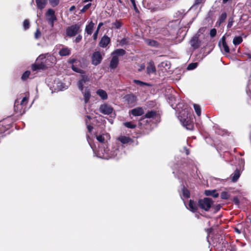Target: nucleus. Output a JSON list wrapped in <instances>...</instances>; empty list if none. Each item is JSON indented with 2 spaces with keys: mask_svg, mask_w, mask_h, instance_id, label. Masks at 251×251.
Wrapping results in <instances>:
<instances>
[{
  "mask_svg": "<svg viewBox=\"0 0 251 251\" xmlns=\"http://www.w3.org/2000/svg\"><path fill=\"white\" fill-rule=\"evenodd\" d=\"M30 74V73L28 71L25 72L22 76V79L24 80L26 79L28 77Z\"/></svg>",
  "mask_w": 251,
  "mask_h": 251,
  "instance_id": "42",
  "label": "nucleus"
},
{
  "mask_svg": "<svg viewBox=\"0 0 251 251\" xmlns=\"http://www.w3.org/2000/svg\"><path fill=\"white\" fill-rule=\"evenodd\" d=\"M125 100L129 105H133L136 102L137 99L135 95L133 94L127 95L125 97Z\"/></svg>",
  "mask_w": 251,
  "mask_h": 251,
  "instance_id": "14",
  "label": "nucleus"
},
{
  "mask_svg": "<svg viewBox=\"0 0 251 251\" xmlns=\"http://www.w3.org/2000/svg\"><path fill=\"white\" fill-rule=\"evenodd\" d=\"M119 63V58L117 56H113L110 63V68L112 69H115Z\"/></svg>",
  "mask_w": 251,
  "mask_h": 251,
  "instance_id": "18",
  "label": "nucleus"
},
{
  "mask_svg": "<svg viewBox=\"0 0 251 251\" xmlns=\"http://www.w3.org/2000/svg\"><path fill=\"white\" fill-rule=\"evenodd\" d=\"M49 0L50 3V5L53 7L57 6L59 4V1H60V0Z\"/></svg>",
  "mask_w": 251,
  "mask_h": 251,
  "instance_id": "40",
  "label": "nucleus"
},
{
  "mask_svg": "<svg viewBox=\"0 0 251 251\" xmlns=\"http://www.w3.org/2000/svg\"><path fill=\"white\" fill-rule=\"evenodd\" d=\"M90 82V77L85 75H81V78L77 82V86L79 90L82 92L84 90L88 88V84Z\"/></svg>",
  "mask_w": 251,
  "mask_h": 251,
  "instance_id": "4",
  "label": "nucleus"
},
{
  "mask_svg": "<svg viewBox=\"0 0 251 251\" xmlns=\"http://www.w3.org/2000/svg\"><path fill=\"white\" fill-rule=\"evenodd\" d=\"M229 195L226 192H223L221 193V197L222 199L227 200L229 198Z\"/></svg>",
  "mask_w": 251,
  "mask_h": 251,
  "instance_id": "41",
  "label": "nucleus"
},
{
  "mask_svg": "<svg viewBox=\"0 0 251 251\" xmlns=\"http://www.w3.org/2000/svg\"><path fill=\"white\" fill-rule=\"evenodd\" d=\"M205 0H195L194 5H198L204 2Z\"/></svg>",
  "mask_w": 251,
  "mask_h": 251,
  "instance_id": "51",
  "label": "nucleus"
},
{
  "mask_svg": "<svg viewBox=\"0 0 251 251\" xmlns=\"http://www.w3.org/2000/svg\"><path fill=\"white\" fill-rule=\"evenodd\" d=\"M36 2L38 8L42 9L46 5L47 0H36Z\"/></svg>",
  "mask_w": 251,
  "mask_h": 251,
  "instance_id": "26",
  "label": "nucleus"
},
{
  "mask_svg": "<svg viewBox=\"0 0 251 251\" xmlns=\"http://www.w3.org/2000/svg\"><path fill=\"white\" fill-rule=\"evenodd\" d=\"M126 53V51L121 49H117L115 50L112 53L113 56H123Z\"/></svg>",
  "mask_w": 251,
  "mask_h": 251,
  "instance_id": "28",
  "label": "nucleus"
},
{
  "mask_svg": "<svg viewBox=\"0 0 251 251\" xmlns=\"http://www.w3.org/2000/svg\"><path fill=\"white\" fill-rule=\"evenodd\" d=\"M182 195L183 197L185 198H188L190 197V193L189 191L185 189L184 187L182 189Z\"/></svg>",
  "mask_w": 251,
  "mask_h": 251,
  "instance_id": "35",
  "label": "nucleus"
},
{
  "mask_svg": "<svg viewBox=\"0 0 251 251\" xmlns=\"http://www.w3.org/2000/svg\"><path fill=\"white\" fill-rule=\"evenodd\" d=\"M197 65H198L197 63H190V64L188 65V66L187 67V69L188 70H193L197 67Z\"/></svg>",
  "mask_w": 251,
  "mask_h": 251,
  "instance_id": "39",
  "label": "nucleus"
},
{
  "mask_svg": "<svg viewBox=\"0 0 251 251\" xmlns=\"http://www.w3.org/2000/svg\"><path fill=\"white\" fill-rule=\"evenodd\" d=\"M215 209V212L219 211L221 208V205L220 204H217L213 206Z\"/></svg>",
  "mask_w": 251,
  "mask_h": 251,
  "instance_id": "54",
  "label": "nucleus"
},
{
  "mask_svg": "<svg viewBox=\"0 0 251 251\" xmlns=\"http://www.w3.org/2000/svg\"><path fill=\"white\" fill-rule=\"evenodd\" d=\"M23 26L25 29H27L29 27V22L28 20H25L24 21Z\"/></svg>",
  "mask_w": 251,
  "mask_h": 251,
  "instance_id": "45",
  "label": "nucleus"
},
{
  "mask_svg": "<svg viewBox=\"0 0 251 251\" xmlns=\"http://www.w3.org/2000/svg\"><path fill=\"white\" fill-rule=\"evenodd\" d=\"M100 111L103 114L109 115L113 112V107L109 104L104 103L101 104L99 108Z\"/></svg>",
  "mask_w": 251,
  "mask_h": 251,
  "instance_id": "9",
  "label": "nucleus"
},
{
  "mask_svg": "<svg viewBox=\"0 0 251 251\" xmlns=\"http://www.w3.org/2000/svg\"><path fill=\"white\" fill-rule=\"evenodd\" d=\"M184 150L185 151V153L187 155H188L189 154V151L188 149H187L186 148H184Z\"/></svg>",
  "mask_w": 251,
  "mask_h": 251,
  "instance_id": "59",
  "label": "nucleus"
},
{
  "mask_svg": "<svg viewBox=\"0 0 251 251\" xmlns=\"http://www.w3.org/2000/svg\"><path fill=\"white\" fill-rule=\"evenodd\" d=\"M217 33L216 29L215 28H212L210 30V35L211 37H214L216 36Z\"/></svg>",
  "mask_w": 251,
  "mask_h": 251,
  "instance_id": "48",
  "label": "nucleus"
},
{
  "mask_svg": "<svg viewBox=\"0 0 251 251\" xmlns=\"http://www.w3.org/2000/svg\"><path fill=\"white\" fill-rule=\"evenodd\" d=\"M145 68V66L144 65H142L141 66V68L140 69H139V71H141L142 70V69H144Z\"/></svg>",
  "mask_w": 251,
  "mask_h": 251,
  "instance_id": "63",
  "label": "nucleus"
},
{
  "mask_svg": "<svg viewBox=\"0 0 251 251\" xmlns=\"http://www.w3.org/2000/svg\"><path fill=\"white\" fill-rule=\"evenodd\" d=\"M75 9V6L74 5L72 6L70 8V11H73Z\"/></svg>",
  "mask_w": 251,
  "mask_h": 251,
  "instance_id": "60",
  "label": "nucleus"
},
{
  "mask_svg": "<svg viewBox=\"0 0 251 251\" xmlns=\"http://www.w3.org/2000/svg\"><path fill=\"white\" fill-rule=\"evenodd\" d=\"M190 43L194 49H196L200 46V42L197 37H193L190 40Z\"/></svg>",
  "mask_w": 251,
  "mask_h": 251,
  "instance_id": "16",
  "label": "nucleus"
},
{
  "mask_svg": "<svg viewBox=\"0 0 251 251\" xmlns=\"http://www.w3.org/2000/svg\"><path fill=\"white\" fill-rule=\"evenodd\" d=\"M41 35V32L40 31L39 29H37L35 34H34V37L35 39H39Z\"/></svg>",
  "mask_w": 251,
  "mask_h": 251,
  "instance_id": "46",
  "label": "nucleus"
},
{
  "mask_svg": "<svg viewBox=\"0 0 251 251\" xmlns=\"http://www.w3.org/2000/svg\"><path fill=\"white\" fill-rule=\"evenodd\" d=\"M190 110V108L186 106L181 111H179L177 115L182 126L188 130H192L194 127L193 122L190 117L188 116Z\"/></svg>",
  "mask_w": 251,
  "mask_h": 251,
  "instance_id": "2",
  "label": "nucleus"
},
{
  "mask_svg": "<svg viewBox=\"0 0 251 251\" xmlns=\"http://www.w3.org/2000/svg\"><path fill=\"white\" fill-rule=\"evenodd\" d=\"M76 59H70L69 60V63L72 64V65H74L73 64L75 62Z\"/></svg>",
  "mask_w": 251,
  "mask_h": 251,
  "instance_id": "56",
  "label": "nucleus"
},
{
  "mask_svg": "<svg viewBox=\"0 0 251 251\" xmlns=\"http://www.w3.org/2000/svg\"><path fill=\"white\" fill-rule=\"evenodd\" d=\"M133 82L136 84L137 85H140L141 86H144V85H148V84L145 83V82H144L143 81H141L140 80H136V79H134L133 80Z\"/></svg>",
  "mask_w": 251,
  "mask_h": 251,
  "instance_id": "44",
  "label": "nucleus"
},
{
  "mask_svg": "<svg viewBox=\"0 0 251 251\" xmlns=\"http://www.w3.org/2000/svg\"><path fill=\"white\" fill-rule=\"evenodd\" d=\"M113 25L114 27L118 29L121 27L122 24L121 22L119 21H116L114 23H113Z\"/></svg>",
  "mask_w": 251,
  "mask_h": 251,
  "instance_id": "47",
  "label": "nucleus"
},
{
  "mask_svg": "<svg viewBox=\"0 0 251 251\" xmlns=\"http://www.w3.org/2000/svg\"><path fill=\"white\" fill-rule=\"evenodd\" d=\"M123 147L116 144L111 151L107 150L105 147L99 149L97 153V156L105 159L116 157L119 158L123 153Z\"/></svg>",
  "mask_w": 251,
  "mask_h": 251,
  "instance_id": "1",
  "label": "nucleus"
},
{
  "mask_svg": "<svg viewBox=\"0 0 251 251\" xmlns=\"http://www.w3.org/2000/svg\"><path fill=\"white\" fill-rule=\"evenodd\" d=\"M82 39V36L80 35H78L75 39V43H78Z\"/></svg>",
  "mask_w": 251,
  "mask_h": 251,
  "instance_id": "52",
  "label": "nucleus"
},
{
  "mask_svg": "<svg viewBox=\"0 0 251 251\" xmlns=\"http://www.w3.org/2000/svg\"><path fill=\"white\" fill-rule=\"evenodd\" d=\"M117 140L123 144L128 143L131 141L129 137L126 136H120L118 138Z\"/></svg>",
  "mask_w": 251,
  "mask_h": 251,
  "instance_id": "25",
  "label": "nucleus"
},
{
  "mask_svg": "<svg viewBox=\"0 0 251 251\" xmlns=\"http://www.w3.org/2000/svg\"><path fill=\"white\" fill-rule=\"evenodd\" d=\"M240 175V171L239 169H236L235 172L230 176L232 181L236 182L239 178Z\"/></svg>",
  "mask_w": 251,
  "mask_h": 251,
  "instance_id": "21",
  "label": "nucleus"
},
{
  "mask_svg": "<svg viewBox=\"0 0 251 251\" xmlns=\"http://www.w3.org/2000/svg\"><path fill=\"white\" fill-rule=\"evenodd\" d=\"M102 59V57L100 52L96 51L92 54V63L93 65L96 66L101 62Z\"/></svg>",
  "mask_w": 251,
  "mask_h": 251,
  "instance_id": "11",
  "label": "nucleus"
},
{
  "mask_svg": "<svg viewBox=\"0 0 251 251\" xmlns=\"http://www.w3.org/2000/svg\"><path fill=\"white\" fill-rule=\"evenodd\" d=\"M94 24L92 21H91L89 24L86 25L85 31L88 34L91 35L92 33L93 29L94 27Z\"/></svg>",
  "mask_w": 251,
  "mask_h": 251,
  "instance_id": "27",
  "label": "nucleus"
},
{
  "mask_svg": "<svg viewBox=\"0 0 251 251\" xmlns=\"http://www.w3.org/2000/svg\"><path fill=\"white\" fill-rule=\"evenodd\" d=\"M246 92L249 95H251V88H250V85L249 83L247 85Z\"/></svg>",
  "mask_w": 251,
  "mask_h": 251,
  "instance_id": "53",
  "label": "nucleus"
},
{
  "mask_svg": "<svg viewBox=\"0 0 251 251\" xmlns=\"http://www.w3.org/2000/svg\"><path fill=\"white\" fill-rule=\"evenodd\" d=\"M158 67L160 68H164L165 70H167L170 68V63L167 61L162 62L158 65Z\"/></svg>",
  "mask_w": 251,
  "mask_h": 251,
  "instance_id": "30",
  "label": "nucleus"
},
{
  "mask_svg": "<svg viewBox=\"0 0 251 251\" xmlns=\"http://www.w3.org/2000/svg\"><path fill=\"white\" fill-rule=\"evenodd\" d=\"M71 53V50L67 47H63L59 51V54L61 56L69 55Z\"/></svg>",
  "mask_w": 251,
  "mask_h": 251,
  "instance_id": "22",
  "label": "nucleus"
},
{
  "mask_svg": "<svg viewBox=\"0 0 251 251\" xmlns=\"http://www.w3.org/2000/svg\"><path fill=\"white\" fill-rule=\"evenodd\" d=\"M147 73L149 75L154 73L156 72V69L152 61H150L147 68Z\"/></svg>",
  "mask_w": 251,
  "mask_h": 251,
  "instance_id": "15",
  "label": "nucleus"
},
{
  "mask_svg": "<svg viewBox=\"0 0 251 251\" xmlns=\"http://www.w3.org/2000/svg\"><path fill=\"white\" fill-rule=\"evenodd\" d=\"M234 20L233 17H230L228 19V24L227 25V28H230L233 25Z\"/></svg>",
  "mask_w": 251,
  "mask_h": 251,
  "instance_id": "43",
  "label": "nucleus"
},
{
  "mask_svg": "<svg viewBox=\"0 0 251 251\" xmlns=\"http://www.w3.org/2000/svg\"><path fill=\"white\" fill-rule=\"evenodd\" d=\"M91 5V3H88L85 5L81 10V12L82 13L85 12L87 9H88L90 8Z\"/></svg>",
  "mask_w": 251,
  "mask_h": 251,
  "instance_id": "49",
  "label": "nucleus"
},
{
  "mask_svg": "<svg viewBox=\"0 0 251 251\" xmlns=\"http://www.w3.org/2000/svg\"><path fill=\"white\" fill-rule=\"evenodd\" d=\"M89 137L87 136V140H88V142L89 143V144L90 145L91 147L93 149V151H94V149H93L92 146L91 145V143H90L89 141V139H88Z\"/></svg>",
  "mask_w": 251,
  "mask_h": 251,
  "instance_id": "61",
  "label": "nucleus"
},
{
  "mask_svg": "<svg viewBox=\"0 0 251 251\" xmlns=\"http://www.w3.org/2000/svg\"><path fill=\"white\" fill-rule=\"evenodd\" d=\"M98 33H99V30H98V29H97V30L95 32V33L93 35V38L95 40L97 39Z\"/></svg>",
  "mask_w": 251,
  "mask_h": 251,
  "instance_id": "55",
  "label": "nucleus"
},
{
  "mask_svg": "<svg viewBox=\"0 0 251 251\" xmlns=\"http://www.w3.org/2000/svg\"><path fill=\"white\" fill-rule=\"evenodd\" d=\"M87 128H88V130L89 131V132H91L92 131V130L93 129V127L92 126H90V125H87Z\"/></svg>",
  "mask_w": 251,
  "mask_h": 251,
  "instance_id": "57",
  "label": "nucleus"
},
{
  "mask_svg": "<svg viewBox=\"0 0 251 251\" xmlns=\"http://www.w3.org/2000/svg\"><path fill=\"white\" fill-rule=\"evenodd\" d=\"M213 204L212 200L208 198L201 199L198 201V206L205 211H208Z\"/></svg>",
  "mask_w": 251,
  "mask_h": 251,
  "instance_id": "5",
  "label": "nucleus"
},
{
  "mask_svg": "<svg viewBox=\"0 0 251 251\" xmlns=\"http://www.w3.org/2000/svg\"><path fill=\"white\" fill-rule=\"evenodd\" d=\"M83 97H84V100L85 103H87L90 98L91 94L89 89H87L84 90L82 92H81Z\"/></svg>",
  "mask_w": 251,
  "mask_h": 251,
  "instance_id": "19",
  "label": "nucleus"
},
{
  "mask_svg": "<svg viewBox=\"0 0 251 251\" xmlns=\"http://www.w3.org/2000/svg\"><path fill=\"white\" fill-rule=\"evenodd\" d=\"M194 108L195 111L198 116H200L201 114V109L200 106L196 104H194Z\"/></svg>",
  "mask_w": 251,
  "mask_h": 251,
  "instance_id": "33",
  "label": "nucleus"
},
{
  "mask_svg": "<svg viewBox=\"0 0 251 251\" xmlns=\"http://www.w3.org/2000/svg\"><path fill=\"white\" fill-rule=\"evenodd\" d=\"M46 17L49 24L52 27L54 25V22L57 19L54 11L52 9H48L46 14Z\"/></svg>",
  "mask_w": 251,
  "mask_h": 251,
  "instance_id": "7",
  "label": "nucleus"
},
{
  "mask_svg": "<svg viewBox=\"0 0 251 251\" xmlns=\"http://www.w3.org/2000/svg\"><path fill=\"white\" fill-rule=\"evenodd\" d=\"M80 26L78 24H75L69 26L66 29V35L69 37H73L76 35L80 31Z\"/></svg>",
  "mask_w": 251,
  "mask_h": 251,
  "instance_id": "6",
  "label": "nucleus"
},
{
  "mask_svg": "<svg viewBox=\"0 0 251 251\" xmlns=\"http://www.w3.org/2000/svg\"><path fill=\"white\" fill-rule=\"evenodd\" d=\"M234 201H235V202H236V203L238 202V200L237 198H234Z\"/></svg>",
  "mask_w": 251,
  "mask_h": 251,
  "instance_id": "64",
  "label": "nucleus"
},
{
  "mask_svg": "<svg viewBox=\"0 0 251 251\" xmlns=\"http://www.w3.org/2000/svg\"><path fill=\"white\" fill-rule=\"evenodd\" d=\"M110 42V38L107 36H104L101 39L99 45L101 47L105 48Z\"/></svg>",
  "mask_w": 251,
  "mask_h": 251,
  "instance_id": "17",
  "label": "nucleus"
},
{
  "mask_svg": "<svg viewBox=\"0 0 251 251\" xmlns=\"http://www.w3.org/2000/svg\"><path fill=\"white\" fill-rule=\"evenodd\" d=\"M103 25V23H100L98 25V28H97V29H98V30H99V29L100 28V27Z\"/></svg>",
  "mask_w": 251,
  "mask_h": 251,
  "instance_id": "58",
  "label": "nucleus"
},
{
  "mask_svg": "<svg viewBox=\"0 0 251 251\" xmlns=\"http://www.w3.org/2000/svg\"><path fill=\"white\" fill-rule=\"evenodd\" d=\"M246 55L249 58H251V52L247 53Z\"/></svg>",
  "mask_w": 251,
  "mask_h": 251,
  "instance_id": "62",
  "label": "nucleus"
},
{
  "mask_svg": "<svg viewBox=\"0 0 251 251\" xmlns=\"http://www.w3.org/2000/svg\"><path fill=\"white\" fill-rule=\"evenodd\" d=\"M147 43L151 46H156L158 44L157 42L153 40H147Z\"/></svg>",
  "mask_w": 251,
  "mask_h": 251,
  "instance_id": "38",
  "label": "nucleus"
},
{
  "mask_svg": "<svg viewBox=\"0 0 251 251\" xmlns=\"http://www.w3.org/2000/svg\"><path fill=\"white\" fill-rule=\"evenodd\" d=\"M155 115H156V112L154 111L151 110V111L147 112L145 115V117L146 118H151L153 117Z\"/></svg>",
  "mask_w": 251,
  "mask_h": 251,
  "instance_id": "32",
  "label": "nucleus"
},
{
  "mask_svg": "<svg viewBox=\"0 0 251 251\" xmlns=\"http://www.w3.org/2000/svg\"><path fill=\"white\" fill-rule=\"evenodd\" d=\"M57 89L58 90L62 91V90H63L64 89H66L67 88L66 86H65V85L64 83H62V82H58L57 83Z\"/></svg>",
  "mask_w": 251,
  "mask_h": 251,
  "instance_id": "34",
  "label": "nucleus"
},
{
  "mask_svg": "<svg viewBox=\"0 0 251 251\" xmlns=\"http://www.w3.org/2000/svg\"><path fill=\"white\" fill-rule=\"evenodd\" d=\"M131 3H132V4L134 7V10L136 11V13H139V11L136 6V3H135V0H132V1H131Z\"/></svg>",
  "mask_w": 251,
  "mask_h": 251,
  "instance_id": "50",
  "label": "nucleus"
},
{
  "mask_svg": "<svg viewBox=\"0 0 251 251\" xmlns=\"http://www.w3.org/2000/svg\"><path fill=\"white\" fill-rule=\"evenodd\" d=\"M72 70L73 71H74L75 72L79 73L80 74H83L84 73V71L82 69H81L80 68H78V67L75 66V65H72Z\"/></svg>",
  "mask_w": 251,
  "mask_h": 251,
  "instance_id": "36",
  "label": "nucleus"
},
{
  "mask_svg": "<svg viewBox=\"0 0 251 251\" xmlns=\"http://www.w3.org/2000/svg\"><path fill=\"white\" fill-rule=\"evenodd\" d=\"M110 138V135L108 133H103L99 135L96 136L97 140L101 143H105L109 140Z\"/></svg>",
  "mask_w": 251,
  "mask_h": 251,
  "instance_id": "12",
  "label": "nucleus"
},
{
  "mask_svg": "<svg viewBox=\"0 0 251 251\" xmlns=\"http://www.w3.org/2000/svg\"><path fill=\"white\" fill-rule=\"evenodd\" d=\"M227 17L226 13V12H223L220 16L218 21L216 23V26H220V25L224 22L225 20L226 19Z\"/></svg>",
  "mask_w": 251,
  "mask_h": 251,
  "instance_id": "20",
  "label": "nucleus"
},
{
  "mask_svg": "<svg viewBox=\"0 0 251 251\" xmlns=\"http://www.w3.org/2000/svg\"><path fill=\"white\" fill-rule=\"evenodd\" d=\"M205 194L206 196H211L214 198H217L219 196V194L215 190H206Z\"/></svg>",
  "mask_w": 251,
  "mask_h": 251,
  "instance_id": "29",
  "label": "nucleus"
},
{
  "mask_svg": "<svg viewBox=\"0 0 251 251\" xmlns=\"http://www.w3.org/2000/svg\"><path fill=\"white\" fill-rule=\"evenodd\" d=\"M96 93L103 100H105L107 99L108 97H107V94L106 92L102 89L98 90L96 92Z\"/></svg>",
  "mask_w": 251,
  "mask_h": 251,
  "instance_id": "24",
  "label": "nucleus"
},
{
  "mask_svg": "<svg viewBox=\"0 0 251 251\" xmlns=\"http://www.w3.org/2000/svg\"><path fill=\"white\" fill-rule=\"evenodd\" d=\"M124 124L126 127L132 129L135 128L136 126V125L132 124L130 122H126Z\"/></svg>",
  "mask_w": 251,
  "mask_h": 251,
  "instance_id": "37",
  "label": "nucleus"
},
{
  "mask_svg": "<svg viewBox=\"0 0 251 251\" xmlns=\"http://www.w3.org/2000/svg\"><path fill=\"white\" fill-rule=\"evenodd\" d=\"M198 206V204H197L194 201L190 200L187 208L193 212H195L197 210Z\"/></svg>",
  "mask_w": 251,
  "mask_h": 251,
  "instance_id": "23",
  "label": "nucleus"
},
{
  "mask_svg": "<svg viewBox=\"0 0 251 251\" xmlns=\"http://www.w3.org/2000/svg\"><path fill=\"white\" fill-rule=\"evenodd\" d=\"M219 46L223 53H227L229 52V48L226 44L225 36L222 37L220 40L219 42Z\"/></svg>",
  "mask_w": 251,
  "mask_h": 251,
  "instance_id": "10",
  "label": "nucleus"
},
{
  "mask_svg": "<svg viewBox=\"0 0 251 251\" xmlns=\"http://www.w3.org/2000/svg\"><path fill=\"white\" fill-rule=\"evenodd\" d=\"M144 113V109L142 107H138L134 108L129 112V114H132L134 116H139L142 115Z\"/></svg>",
  "mask_w": 251,
  "mask_h": 251,
  "instance_id": "13",
  "label": "nucleus"
},
{
  "mask_svg": "<svg viewBox=\"0 0 251 251\" xmlns=\"http://www.w3.org/2000/svg\"><path fill=\"white\" fill-rule=\"evenodd\" d=\"M27 101V99L26 97H25L24 98H23L20 104V101H19V100H16L14 103L15 111L17 113L21 112V109L23 108V106L26 105Z\"/></svg>",
  "mask_w": 251,
  "mask_h": 251,
  "instance_id": "8",
  "label": "nucleus"
},
{
  "mask_svg": "<svg viewBox=\"0 0 251 251\" xmlns=\"http://www.w3.org/2000/svg\"><path fill=\"white\" fill-rule=\"evenodd\" d=\"M243 41L242 38L241 36H236L233 38V43L235 46L238 45Z\"/></svg>",
  "mask_w": 251,
  "mask_h": 251,
  "instance_id": "31",
  "label": "nucleus"
},
{
  "mask_svg": "<svg viewBox=\"0 0 251 251\" xmlns=\"http://www.w3.org/2000/svg\"><path fill=\"white\" fill-rule=\"evenodd\" d=\"M50 57L51 60L54 59V57L48 53L40 55L37 59L36 62L31 66L32 70L34 71L40 69H44L45 67V62L43 60L46 57Z\"/></svg>",
  "mask_w": 251,
  "mask_h": 251,
  "instance_id": "3",
  "label": "nucleus"
}]
</instances>
